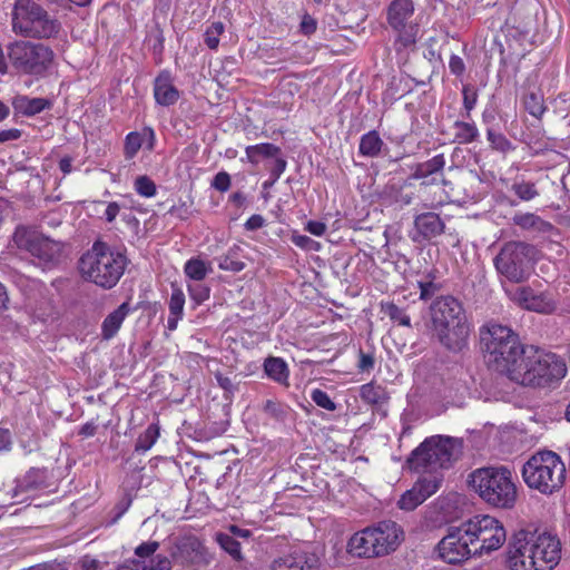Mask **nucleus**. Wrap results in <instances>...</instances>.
<instances>
[{
	"instance_id": "nucleus-55",
	"label": "nucleus",
	"mask_w": 570,
	"mask_h": 570,
	"mask_svg": "<svg viewBox=\"0 0 570 570\" xmlns=\"http://www.w3.org/2000/svg\"><path fill=\"white\" fill-rule=\"evenodd\" d=\"M292 242L296 246L304 248V249H313L314 245L316 244L315 240H313L311 237H308L306 235H293Z\"/></svg>"
},
{
	"instance_id": "nucleus-20",
	"label": "nucleus",
	"mask_w": 570,
	"mask_h": 570,
	"mask_svg": "<svg viewBox=\"0 0 570 570\" xmlns=\"http://www.w3.org/2000/svg\"><path fill=\"white\" fill-rule=\"evenodd\" d=\"M445 223L442 218L433 212L419 214L414 217V230L412 240L420 243L422 240H430L444 233Z\"/></svg>"
},
{
	"instance_id": "nucleus-37",
	"label": "nucleus",
	"mask_w": 570,
	"mask_h": 570,
	"mask_svg": "<svg viewBox=\"0 0 570 570\" xmlns=\"http://www.w3.org/2000/svg\"><path fill=\"white\" fill-rule=\"evenodd\" d=\"M159 436V428L150 424L137 439L135 450L137 452H146L151 449Z\"/></svg>"
},
{
	"instance_id": "nucleus-38",
	"label": "nucleus",
	"mask_w": 570,
	"mask_h": 570,
	"mask_svg": "<svg viewBox=\"0 0 570 570\" xmlns=\"http://www.w3.org/2000/svg\"><path fill=\"white\" fill-rule=\"evenodd\" d=\"M523 106L530 115L535 118H540L546 111L543 104V97L540 92H528L523 97Z\"/></svg>"
},
{
	"instance_id": "nucleus-45",
	"label": "nucleus",
	"mask_w": 570,
	"mask_h": 570,
	"mask_svg": "<svg viewBox=\"0 0 570 570\" xmlns=\"http://www.w3.org/2000/svg\"><path fill=\"white\" fill-rule=\"evenodd\" d=\"M187 289L190 298L195 301L196 304H202L209 298L210 288L200 282L188 284Z\"/></svg>"
},
{
	"instance_id": "nucleus-10",
	"label": "nucleus",
	"mask_w": 570,
	"mask_h": 570,
	"mask_svg": "<svg viewBox=\"0 0 570 570\" xmlns=\"http://www.w3.org/2000/svg\"><path fill=\"white\" fill-rule=\"evenodd\" d=\"M524 483L544 495L558 492L566 481V465L552 451L533 454L522 466Z\"/></svg>"
},
{
	"instance_id": "nucleus-59",
	"label": "nucleus",
	"mask_w": 570,
	"mask_h": 570,
	"mask_svg": "<svg viewBox=\"0 0 570 570\" xmlns=\"http://www.w3.org/2000/svg\"><path fill=\"white\" fill-rule=\"evenodd\" d=\"M265 224V219L262 215L255 214L252 215L245 223V228L247 230H257L262 228Z\"/></svg>"
},
{
	"instance_id": "nucleus-27",
	"label": "nucleus",
	"mask_w": 570,
	"mask_h": 570,
	"mask_svg": "<svg viewBox=\"0 0 570 570\" xmlns=\"http://www.w3.org/2000/svg\"><path fill=\"white\" fill-rule=\"evenodd\" d=\"M386 145L376 130L364 134L360 139L358 153L364 157H379Z\"/></svg>"
},
{
	"instance_id": "nucleus-61",
	"label": "nucleus",
	"mask_w": 570,
	"mask_h": 570,
	"mask_svg": "<svg viewBox=\"0 0 570 570\" xmlns=\"http://www.w3.org/2000/svg\"><path fill=\"white\" fill-rule=\"evenodd\" d=\"M21 137V130L17 128L6 129L0 131V144L17 140Z\"/></svg>"
},
{
	"instance_id": "nucleus-51",
	"label": "nucleus",
	"mask_w": 570,
	"mask_h": 570,
	"mask_svg": "<svg viewBox=\"0 0 570 570\" xmlns=\"http://www.w3.org/2000/svg\"><path fill=\"white\" fill-rule=\"evenodd\" d=\"M212 187L222 193L227 191L230 187V176L226 171H219L215 175Z\"/></svg>"
},
{
	"instance_id": "nucleus-8",
	"label": "nucleus",
	"mask_w": 570,
	"mask_h": 570,
	"mask_svg": "<svg viewBox=\"0 0 570 570\" xmlns=\"http://www.w3.org/2000/svg\"><path fill=\"white\" fill-rule=\"evenodd\" d=\"M404 532L394 521H382L354 533L347 542V551L357 558H379L396 550Z\"/></svg>"
},
{
	"instance_id": "nucleus-54",
	"label": "nucleus",
	"mask_w": 570,
	"mask_h": 570,
	"mask_svg": "<svg viewBox=\"0 0 570 570\" xmlns=\"http://www.w3.org/2000/svg\"><path fill=\"white\" fill-rule=\"evenodd\" d=\"M77 564L81 570H99L101 568V562L90 556L81 557Z\"/></svg>"
},
{
	"instance_id": "nucleus-2",
	"label": "nucleus",
	"mask_w": 570,
	"mask_h": 570,
	"mask_svg": "<svg viewBox=\"0 0 570 570\" xmlns=\"http://www.w3.org/2000/svg\"><path fill=\"white\" fill-rule=\"evenodd\" d=\"M426 328L431 338L449 352L459 353L469 344L471 325L461 302L451 295L432 302Z\"/></svg>"
},
{
	"instance_id": "nucleus-13",
	"label": "nucleus",
	"mask_w": 570,
	"mask_h": 570,
	"mask_svg": "<svg viewBox=\"0 0 570 570\" xmlns=\"http://www.w3.org/2000/svg\"><path fill=\"white\" fill-rule=\"evenodd\" d=\"M463 532L472 543L475 556L498 550L507 537L503 525L491 515H475L463 522Z\"/></svg>"
},
{
	"instance_id": "nucleus-17",
	"label": "nucleus",
	"mask_w": 570,
	"mask_h": 570,
	"mask_svg": "<svg viewBox=\"0 0 570 570\" xmlns=\"http://www.w3.org/2000/svg\"><path fill=\"white\" fill-rule=\"evenodd\" d=\"M441 483L442 478L438 475H429L419 479L412 489L401 495L397 502L399 508L406 511L414 510L428 498L434 494L441 487Z\"/></svg>"
},
{
	"instance_id": "nucleus-52",
	"label": "nucleus",
	"mask_w": 570,
	"mask_h": 570,
	"mask_svg": "<svg viewBox=\"0 0 570 570\" xmlns=\"http://www.w3.org/2000/svg\"><path fill=\"white\" fill-rule=\"evenodd\" d=\"M316 29H317V21L308 13H305L302 17V21L299 23V31L304 36H311L316 31Z\"/></svg>"
},
{
	"instance_id": "nucleus-39",
	"label": "nucleus",
	"mask_w": 570,
	"mask_h": 570,
	"mask_svg": "<svg viewBox=\"0 0 570 570\" xmlns=\"http://www.w3.org/2000/svg\"><path fill=\"white\" fill-rule=\"evenodd\" d=\"M487 137L492 149L497 151L505 154L514 149L512 142L501 132H498L493 129H488Z\"/></svg>"
},
{
	"instance_id": "nucleus-43",
	"label": "nucleus",
	"mask_w": 570,
	"mask_h": 570,
	"mask_svg": "<svg viewBox=\"0 0 570 570\" xmlns=\"http://www.w3.org/2000/svg\"><path fill=\"white\" fill-rule=\"evenodd\" d=\"M287 161L284 157H276L269 168L271 178L263 183L264 189H269L279 179L282 174L285 171Z\"/></svg>"
},
{
	"instance_id": "nucleus-15",
	"label": "nucleus",
	"mask_w": 570,
	"mask_h": 570,
	"mask_svg": "<svg viewBox=\"0 0 570 570\" xmlns=\"http://www.w3.org/2000/svg\"><path fill=\"white\" fill-rule=\"evenodd\" d=\"M439 557L450 564H458L471 557H475L472 543L463 532V523L459 527H450L446 535L438 543Z\"/></svg>"
},
{
	"instance_id": "nucleus-34",
	"label": "nucleus",
	"mask_w": 570,
	"mask_h": 570,
	"mask_svg": "<svg viewBox=\"0 0 570 570\" xmlns=\"http://www.w3.org/2000/svg\"><path fill=\"white\" fill-rule=\"evenodd\" d=\"M511 190L522 202L533 200L540 195L535 183L524 179H515L511 185Z\"/></svg>"
},
{
	"instance_id": "nucleus-16",
	"label": "nucleus",
	"mask_w": 570,
	"mask_h": 570,
	"mask_svg": "<svg viewBox=\"0 0 570 570\" xmlns=\"http://www.w3.org/2000/svg\"><path fill=\"white\" fill-rule=\"evenodd\" d=\"M159 548L157 541L142 542L135 549V559L126 561L117 570H171L170 560L155 554Z\"/></svg>"
},
{
	"instance_id": "nucleus-18",
	"label": "nucleus",
	"mask_w": 570,
	"mask_h": 570,
	"mask_svg": "<svg viewBox=\"0 0 570 570\" xmlns=\"http://www.w3.org/2000/svg\"><path fill=\"white\" fill-rule=\"evenodd\" d=\"M512 299L522 308L538 313L549 314L556 309L552 294L538 292L530 286L518 287L512 295Z\"/></svg>"
},
{
	"instance_id": "nucleus-46",
	"label": "nucleus",
	"mask_w": 570,
	"mask_h": 570,
	"mask_svg": "<svg viewBox=\"0 0 570 570\" xmlns=\"http://www.w3.org/2000/svg\"><path fill=\"white\" fill-rule=\"evenodd\" d=\"M312 401L320 407L327 411H335L336 404L332 401L330 395L320 389H315L311 393Z\"/></svg>"
},
{
	"instance_id": "nucleus-57",
	"label": "nucleus",
	"mask_w": 570,
	"mask_h": 570,
	"mask_svg": "<svg viewBox=\"0 0 570 570\" xmlns=\"http://www.w3.org/2000/svg\"><path fill=\"white\" fill-rule=\"evenodd\" d=\"M215 377L219 387H222L227 394L234 393L236 387L229 377L224 376L222 373H216Z\"/></svg>"
},
{
	"instance_id": "nucleus-5",
	"label": "nucleus",
	"mask_w": 570,
	"mask_h": 570,
	"mask_svg": "<svg viewBox=\"0 0 570 570\" xmlns=\"http://www.w3.org/2000/svg\"><path fill=\"white\" fill-rule=\"evenodd\" d=\"M464 442L461 438L449 435H432L426 438L407 459L411 470L430 475L450 469L463 454Z\"/></svg>"
},
{
	"instance_id": "nucleus-19",
	"label": "nucleus",
	"mask_w": 570,
	"mask_h": 570,
	"mask_svg": "<svg viewBox=\"0 0 570 570\" xmlns=\"http://www.w3.org/2000/svg\"><path fill=\"white\" fill-rule=\"evenodd\" d=\"M320 558L312 552L296 550L274 560L268 570H320Z\"/></svg>"
},
{
	"instance_id": "nucleus-40",
	"label": "nucleus",
	"mask_w": 570,
	"mask_h": 570,
	"mask_svg": "<svg viewBox=\"0 0 570 570\" xmlns=\"http://www.w3.org/2000/svg\"><path fill=\"white\" fill-rule=\"evenodd\" d=\"M224 30L225 26L220 21H215L207 27L204 33V41L209 49L216 50L218 48L219 37L224 33Z\"/></svg>"
},
{
	"instance_id": "nucleus-42",
	"label": "nucleus",
	"mask_w": 570,
	"mask_h": 570,
	"mask_svg": "<svg viewBox=\"0 0 570 570\" xmlns=\"http://www.w3.org/2000/svg\"><path fill=\"white\" fill-rule=\"evenodd\" d=\"M135 190L142 197L150 198L156 195V184L146 175L138 176L134 183Z\"/></svg>"
},
{
	"instance_id": "nucleus-26",
	"label": "nucleus",
	"mask_w": 570,
	"mask_h": 570,
	"mask_svg": "<svg viewBox=\"0 0 570 570\" xmlns=\"http://www.w3.org/2000/svg\"><path fill=\"white\" fill-rule=\"evenodd\" d=\"M513 224L525 230H534L539 233H549L553 229V225L546 222L533 213L515 214L512 218Z\"/></svg>"
},
{
	"instance_id": "nucleus-14",
	"label": "nucleus",
	"mask_w": 570,
	"mask_h": 570,
	"mask_svg": "<svg viewBox=\"0 0 570 570\" xmlns=\"http://www.w3.org/2000/svg\"><path fill=\"white\" fill-rule=\"evenodd\" d=\"M13 242L19 248L26 249L32 257L38 259L39 265L50 267L60 262L62 243L39 235L24 226L16 228Z\"/></svg>"
},
{
	"instance_id": "nucleus-48",
	"label": "nucleus",
	"mask_w": 570,
	"mask_h": 570,
	"mask_svg": "<svg viewBox=\"0 0 570 570\" xmlns=\"http://www.w3.org/2000/svg\"><path fill=\"white\" fill-rule=\"evenodd\" d=\"M463 106L466 110V117H470V111L475 107L478 101V91L471 86H464L462 90Z\"/></svg>"
},
{
	"instance_id": "nucleus-4",
	"label": "nucleus",
	"mask_w": 570,
	"mask_h": 570,
	"mask_svg": "<svg viewBox=\"0 0 570 570\" xmlns=\"http://www.w3.org/2000/svg\"><path fill=\"white\" fill-rule=\"evenodd\" d=\"M127 264L126 255L102 240H96L91 248L82 254L78 267L85 281L110 289L124 275Z\"/></svg>"
},
{
	"instance_id": "nucleus-32",
	"label": "nucleus",
	"mask_w": 570,
	"mask_h": 570,
	"mask_svg": "<svg viewBox=\"0 0 570 570\" xmlns=\"http://www.w3.org/2000/svg\"><path fill=\"white\" fill-rule=\"evenodd\" d=\"M46 470L32 468L23 476L20 488L22 491L41 490L46 488Z\"/></svg>"
},
{
	"instance_id": "nucleus-41",
	"label": "nucleus",
	"mask_w": 570,
	"mask_h": 570,
	"mask_svg": "<svg viewBox=\"0 0 570 570\" xmlns=\"http://www.w3.org/2000/svg\"><path fill=\"white\" fill-rule=\"evenodd\" d=\"M218 543L234 560L242 559L240 543L229 534H219Z\"/></svg>"
},
{
	"instance_id": "nucleus-44",
	"label": "nucleus",
	"mask_w": 570,
	"mask_h": 570,
	"mask_svg": "<svg viewBox=\"0 0 570 570\" xmlns=\"http://www.w3.org/2000/svg\"><path fill=\"white\" fill-rule=\"evenodd\" d=\"M185 305L184 292L176 286H173V292L169 298L168 307L170 315L183 316Z\"/></svg>"
},
{
	"instance_id": "nucleus-9",
	"label": "nucleus",
	"mask_w": 570,
	"mask_h": 570,
	"mask_svg": "<svg viewBox=\"0 0 570 570\" xmlns=\"http://www.w3.org/2000/svg\"><path fill=\"white\" fill-rule=\"evenodd\" d=\"M12 30L30 39H57L62 31L61 22L33 0H16L12 10Z\"/></svg>"
},
{
	"instance_id": "nucleus-35",
	"label": "nucleus",
	"mask_w": 570,
	"mask_h": 570,
	"mask_svg": "<svg viewBox=\"0 0 570 570\" xmlns=\"http://www.w3.org/2000/svg\"><path fill=\"white\" fill-rule=\"evenodd\" d=\"M381 312L387 316L393 323L401 326H411V318L405 311L399 307L393 302H386L381 304Z\"/></svg>"
},
{
	"instance_id": "nucleus-30",
	"label": "nucleus",
	"mask_w": 570,
	"mask_h": 570,
	"mask_svg": "<svg viewBox=\"0 0 570 570\" xmlns=\"http://www.w3.org/2000/svg\"><path fill=\"white\" fill-rule=\"evenodd\" d=\"M360 397L362 399L363 402L375 405H382L389 399L385 389L373 382L366 383L361 386Z\"/></svg>"
},
{
	"instance_id": "nucleus-47",
	"label": "nucleus",
	"mask_w": 570,
	"mask_h": 570,
	"mask_svg": "<svg viewBox=\"0 0 570 570\" xmlns=\"http://www.w3.org/2000/svg\"><path fill=\"white\" fill-rule=\"evenodd\" d=\"M141 136L138 132H130L126 137L125 154L127 157H134L141 148Z\"/></svg>"
},
{
	"instance_id": "nucleus-11",
	"label": "nucleus",
	"mask_w": 570,
	"mask_h": 570,
	"mask_svg": "<svg viewBox=\"0 0 570 570\" xmlns=\"http://www.w3.org/2000/svg\"><path fill=\"white\" fill-rule=\"evenodd\" d=\"M535 254L537 249L533 245L511 240L502 246L493 262L500 275L512 283L519 284L530 277Z\"/></svg>"
},
{
	"instance_id": "nucleus-28",
	"label": "nucleus",
	"mask_w": 570,
	"mask_h": 570,
	"mask_svg": "<svg viewBox=\"0 0 570 570\" xmlns=\"http://www.w3.org/2000/svg\"><path fill=\"white\" fill-rule=\"evenodd\" d=\"M246 158L247 160L253 164L257 165L259 163L261 158H274L282 157V150L278 146L269 142H263L257 145L247 146L245 149Z\"/></svg>"
},
{
	"instance_id": "nucleus-12",
	"label": "nucleus",
	"mask_w": 570,
	"mask_h": 570,
	"mask_svg": "<svg viewBox=\"0 0 570 570\" xmlns=\"http://www.w3.org/2000/svg\"><path fill=\"white\" fill-rule=\"evenodd\" d=\"M8 58L19 72L39 76L51 67L55 53L43 43L18 40L8 46Z\"/></svg>"
},
{
	"instance_id": "nucleus-21",
	"label": "nucleus",
	"mask_w": 570,
	"mask_h": 570,
	"mask_svg": "<svg viewBox=\"0 0 570 570\" xmlns=\"http://www.w3.org/2000/svg\"><path fill=\"white\" fill-rule=\"evenodd\" d=\"M154 98L163 107L175 105L179 99V90L175 87L169 71L163 70L154 80Z\"/></svg>"
},
{
	"instance_id": "nucleus-22",
	"label": "nucleus",
	"mask_w": 570,
	"mask_h": 570,
	"mask_svg": "<svg viewBox=\"0 0 570 570\" xmlns=\"http://www.w3.org/2000/svg\"><path fill=\"white\" fill-rule=\"evenodd\" d=\"M171 556L177 563L196 564L203 558V546L194 537L184 538L178 541Z\"/></svg>"
},
{
	"instance_id": "nucleus-6",
	"label": "nucleus",
	"mask_w": 570,
	"mask_h": 570,
	"mask_svg": "<svg viewBox=\"0 0 570 570\" xmlns=\"http://www.w3.org/2000/svg\"><path fill=\"white\" fill-rule=\"evenodd\" d=\"M567 374L564 361L554 353L528 346L519 367L512 371L511 381L523 386L544 387Z\"/></svg>"
},
{
	"instance_id": "nucleus-23",
	"label": "nucleus",
	"mask_w": 570,
	"mask_h": 570,
	"mask_svg": "<svg viewBox=\"0 0 570 570\" xmlns=\"http://www.w3.org/2000/svg\"><path fill=\"white\" fill-rule=\"evenodd\" d=\"M413 14L412 0H393L387 8V22L391 28H400L403 24L412 23Z\"/></svg>"
},
{
	"instance_id": "nucleus-25",
	"label": "nucleus",
	"mask_w": 570,
	"mask_h": 570,
	"mask_svg": "<svg viewBox=\"0 0 570 570\" xmlns=\"http://www.w3.org/2000/svg\"><path fill=\"white\" fill-rule=\"evenodd\" d=\"M396 33V38L394 40V48L397 52L403 50H410L415 47L417 35H419V24L417 23H407L403 24L400 28H392Z\"/></svg>"
},
{
	"instance_id": "nucleus-49",
	"label": "nucleus",
	"mask_w": 570,
	"mask_h": 570,
	"mask_svg": "<svg viewBox=\"0 0 570 570\" xmlns=\"http://www.w3.org/2000/svg\"><path fill=\"white\" fill-rule=\"evenodd\" d=\"M47 107H49V102L43 98L28 99L24 107V114L36 115L45 110Z\"/></svg>"
},
{
	"instance_id": "nucleus-56",
	"label": "nucleus",
	"mask_w": 570,
	"mask_h": 570,
	"mask_svg": "<svg viewBox=\"0 0 570 570\" xmlns=\"http://www.w3.org/2000/svg\"><path fill=\"white\" fill-rule=\"evenodd\" d=\"M245 267V264L239 261H233L228 257H225L219 263V268L225 271H232V272H240Z\"/></svg>"
},
{
	"instance_id": "nucleus-50",
	"label": "nucleus",
	"mask_w": 570,
	"mask_h": 570,
	"mask_svg": "<svg viewBox=\"0 0 570 570\" xmlns=\"http://www.w3.org/2000/svg\"><path fill=\"white\" fill-rule=\"evenodd\" d=\"M375 360L373 354L364 353L362 350H360L358 353V362H357V368L360 372L370 373L374 368Z\"/></svg>"
},
{
	"instance_id": "nucleus-36",
	"label": "nucleus",
	"mask_w": 570,
	"mask_h": 570,
	"mask_svg": "<svg viewBox=\"0 0 570 570\" xmlns=\"http://www.w3.org/2000/svg\"><path fill=\"white\" fill-rule=\"evenodd\" d=\"M455 128V140L459 144H470L473 142L478 136L479 130L476 126L472 122H465V121H455L454 122Z\"/></svg>"
},
{
	"instance_id": "nucleus-33",
	"label": "nucleus",
	"mask_w": 570,
	"mask_h": 570,
	"mask_svg": "<svg viewBox=\"0 0 570 570\" xmlns=\"http://www.w3.org/2000/svg\"><path fill=\"white\" fill-rule=\"evenodd\" d=\"M445 166V159L443 154H439L434 156L433 158L421 163L416 166L413 178L421 179L426 178L432 174L441 171Z\"/></svg>"
},
{
	"instance_id": "nucleus-3",
	"label": "nucleus",
	"mask_w": 570,
	"mask_h": 570,
	"mask_svg": "<svg viewBox=\"0 0 570 570\" xmlns=\"http://www.w3.org/2000/svg\"><path fill=\"white\" fill-rule=\"evenodd\" d=\"M480 340L488 366L511 380L512 371L519 367L528 347L522 346L510 327L495 322L480 328Z\"/></svg>"
},
{
	"instance_id": "nucleus-29",
	"label": "nucleus",
	"mask_w": 570,
	"mask_h": 570,
	"mask_svg": "<svg viewBox=\"0 0 570 570\" xmlns=\"http://www.w3.org/2000/svg\"><path fill=\"white\" fill-rule=\"evenodd\" d=\"M264 372L273 381L287 384L289 371L286 362L281 357L269 356L264 361Z\"/></svg>"
},
{
	"instance_id": "nucleus-62",
	"label": "nucleus",
	"mask_w": 570,
	"mask_h": 570,
	"mask_svg": "<svg viewBox=\"0 0 570 570\" xmlns=\"http://www.w3.org/2000/svg\"><path fill=\"white\" fill-rule=\"evenodd\" d=\"M120 205L116 202L109 203L106 210H105V218L108 223H111L115 220L117 215L119 214Z\"/></svg>"
},
{
	"instance_id": "nucleus-58",
	"label": "nucleus",
	"mask_w": 570,
	"mask_h": 570,
	"mask_svg": "<svg viewBox=\"0 0 570 570\" xmlns=\"http://www.w3.org/2000/svg\"><path fill=\"white\" fill-rule=\"evenodd\" d=\"M449 68H450L452 73H454L456 76H460V75L463 73V71L465 69V65H464L462 58H460L459 56L453 55L450 58Z\"/></svg>"
},
{
	"instance_id": "nucleus-64",
	"label": "nucleus",
	"mask_w": 570,
	"mask_h": 570,
	"mask_svg": "<svg viewBox=\"0 0 570 570\" xmlns=\"http://www.w3.org/2000/svg\"><path fill=\"white\" fill-rule=\"evenodd\" d=\"M97 432V425L94 423V422H87L86 424H83L79 431V434L85 436V438H89V436H94Z\"/></svg>"
},
{
	"instance_id": "nucleus-24",
	"label": "nucleus",
	"mask_w": 570,
	"mask_h": 570,
	"mask_svg": "<svg viewBox=\"0 0 570 570\" xmlns=\"http://www.w3.org/2000/svg\"><path fill=\"white\" fill-rule=\"evenodd\" d=\"M129 312L130 305L125 302L105 317L101 324V337L105 341L111 340L118 333Z\"/></svg>"
},
{
	"instance_id": "nucleus-63",
	"label": "nucleus",
	"mask_w": 570,
	"mask_h": 570,
	"mask_svg": "<svg viewBox=\"0 0 570 570\" xmlns=\"http://www.w3.org/2000/svg\"><path fill=\"white\" fill-rule=\"evenodd\" d=\"M11 445V435L9 430L0 429V451L9 450Z\"/></svg>"
},
{
	"instance_id": "nucleus-60",
	"label": "nucleus",
	"mask_w": 570,
	"mask_h": 570,
	"mask_svg": "<svg viewBox=\"0 0 570 570\" xmlns=\"http://www.w3.org/2000/svg\"><path fill=\"white\" fill-rule=\"evenodd\" d=\"M305 229L315 236H322L326 232V225L318 220H309Z\"/></svg>"
},
{
	"instance_id": "nucleus-31",
	"label": "nucleus",
	"mask_w": 570,
	"mask_h": 570,
	"mask_svg": "<svg viewBox=\"0 0 570 570\" xmlns=\"http://www.w3.org/2000/svg\"><path fill=\"white\" fill-rule=\"evenodd\" d=\"M212 272V266L209 263L200 258H190L185 263L184 273L185 275L195 282H202L206 278L208 273Z\"/></svg>"
},
{
	"instance_id": "nucleus-7",
	"label": "nucleus",
	"mask_w": 570,
	"mask_h": 570,
	"mask_svg": "<svg viewBox=\"0 0 570 570\" xmlns=\"http://www.w3.org/2000/svg\"><path fill=\"white\" fill-rule=\"evenodd\" d=\"M470 484L489 505L511 509L518 498L513 472L505 465L485 466L470 474Z\"/></svg>"
},
{
	"instance_id": "nucleus-1",
	"label": "nucleus",
	"mask_w": 570,
	"mask_h": 570,
	"mask_svg": "<svg viewBox=\"0 0 570 570\" xmlns=\"http://www.w3.org/2000/svg\"><path fill=\"white\" fill-rule=\"evenodd\" d=\"M560 559L561 542L547 530H520L509 543L511 570H552Z\"/></svg>"
},
{
	"instance_id": "nucleus-53",
	"label": "nucleus",
	"mask_w": 570,
	"mask_h": 570,
	"mask_svg": "<svg viewBox=\"0 0 570 570\" xmlns=\"http://www.w3.org/2000/svg\"><path fill=\"white\" fill-rule=\"evenodd\" d=\"M419 288L421 299H430L439 291V286L433 282H420Z\"/></svg>"
}]
</instances>
